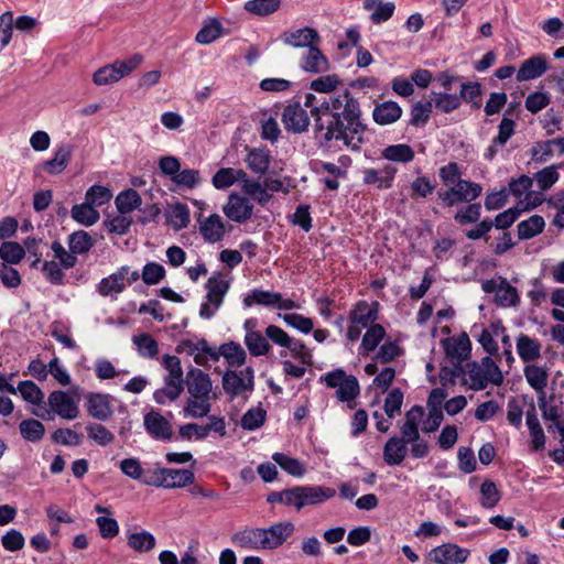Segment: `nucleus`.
<instances>
[{"label": "nucleus", "instance_id": "f257e3e1", "mask_svg": "<svg viewBox=\"0 0 564 564\" xmlns=\"http://www.w3.org/2000/svg\"><path fill=\"white\" fill-rule=\"evenodd\" d=\"M318 130L327 141H341L347 148L358 150L364 141L365 127L357 98L349 90L329 96L312 110Z\"/></svg>", "mask_w": 564, "mask_h": 564}, {"label": "nucleus", "instance_id": "f03ea898", "mask_svg": "<svg viewBox=\"0 0 564 564\" xmlns=\"http://www.w3.org/2000/svg\"><path fill=\"white\" fill-rule=\"evenodd\" d=\"M162 365L167 371L164 376V386L153 393V399L159 404L175 401L184 390V372L181 360L176 356L164 355Z\"/></svg>", "mask_w": 564, "mask_h": 564}, {"label": "nucleus", "instance_id": "7ed1b4c3", "mask_svg": "<svg viewBox=\"0 0 564 564\" xmlns=\"http://www.w3.org/2000/svg\"><path fill=\"white\" fill-rule=\"evenodd\" d=\"M47 406L44 409H31V413L43 420L51 419L52 414L64 420H75L79 414L78 400L63 390L50 393Z\"/></svg>", "mask_w": 564, "mask_h": 564}, {"label": "nucleus", "instance_id": "20e7f679", "mask_svg": "<svg viewBox=\"0 0 564 564\" xmlns=\"http://www.w3.org/2000/svg\"><path fill=\"white\" fill-rule=\"evenodd\" d=\"M195 475L191 469L185 468H156L153 473L143 479L147 486L158 488L175 489L193 485Z\"/></svg>", "mask_w": 564, "mask_h": 564}, {"label": "nucleus", "instance_id": "39448f33", "mask_svg": "<svg viewBox=\"0 0 564 564\" xmlns=\"http://www.w3.org/2000/svg\"><path fill=\"white\" fill-rule=\"evenodd\" d=\"M240 184L241 192L248 194H256L260 191V181L251 178L242 169L221 167L212 177V184L216 189H227L235 185Z\"/></svg>", "mask_w": 564, "mask_h": 564}, {"label": "nucleus", "instance_id": "423d86ee", "mask_svg": "<svg viewBox=\"0 0 564 564\" xmlns=\"http://www.w3.org/2000/svg\"><path fill=\"white\" fill-rule=\"evenodd\" d=\"M140 279V273L129 265H122L108 276L102 278L96 285V291L104 297L117 300L129 285Z\"/></svg>", "mask_w": 564, "mask_h": 564}, {"label": "nucleus", "instance_id": "0eeeda50", "mask_svg": "<svg viewBox=\"0 0 564 564\" xmlns=\"http://www.w3.org/2000/svg\"><path fill=\"white\" fill-rule=\"evenodd\" d=\"M142 62L143 57L140 54H134L126 59H118L112 64L98 68L93 75V82L97 86L117 83L130 75Z\"/></svg>", "mask_w": 564, "mask_h": 564}, {"label": "nucleus", "instance_id": "6e6552de", "mask_svg": "<svg viewBox=\"0 0 564 564\" xmlns=\"http://www.w3.org/2000/svg\"><path fill=\"white\" fill-rule=\"evenodd\" d=\"M221 386L226 394L248 399L254 388V371L251 367L241 370H226L223 373Z\"/></svg>", "mask_w": 564, "mask_h": 564}, {"label": "nucleus", "instance_id": "1a4fd4ad", "mask_svg": "<svg viewBox=\"0 0 564 564\" xmlns=\"http://www.w3.org/2000/svg\"><path fill=\"white\" fill-rule=\"evenodd\" d=\"M468 380L470 389L479 391L490 383L499 386L503 377L496 362L490 357H485L479 365H474L469 370Z\"/></svg>", "mask_w": 564, "mask_h": 564}, {"label": "nucleus", "instance_id": "9d476101", "mask_svg": "<svg viewBox=\"0 0 564 564\" xmlns=\"http://www.w3.org/2000/svg\"><path fill=\"white\" fill-rule=\"evenodd\" d=\"M328 388H335L336 397L341 402L354 400L360 392L356 377L348 376L344 370L336 369L321 377Z\"/></svg>", "mask_w": 564, "mask_h": 564}, {"label": "nucleus", "instance_id": "9b49d317", "mask_svg": "<svg viewBox=\"0 0 564 564\" xmlns=\"http://www.w3.org/2000/svg\"><path fill=\"white\" fill-rule=\"evenodd\" d=\"M207 294L199 308V316L210 319L221 306L229 290V282L220 276H210L206 282Z\"/></svg>", "mask_w": 564, "mask_h": 564}, {"label": "nucleus", "instance_id": "f8f14e48", "mask_svg": "<svg viewBox=\"0 0 564 564\" xmlns=\"http://www.w3.org/2000/svg\"><path fill=\"white\" fill-rule=\"evenodd\" d=\"M336 495L334 488L324 486H296L293 487L292 507L301 510L306 506L322 503Z\"/></svg>", "mask_w": 564, "mask_h": 564}, {"label": "nucleus", "instance_id": "ddd939ff", "mask_svg": "<svg viewBox=\"0 0 564 564\" xmlns=\"http://www.w3.org/2000/svg\"><path fill=\"white\" fill-rule=\"evenodd\" d=\"M254 304L283 311L300 308L296 302L290 299H283L280 293L258 289L250 291L243 299V305L246 307H251Z\"/></svg>", "mask_w": 564, "mask_h": 564}, {"label": "nucleus", "instance_id": "4468645a", "mask_svg": "<svg viewBox=\"0 0 564 564\" xmlns=\"http://www.w3.org/2000/svg\"><path fill=\"white\" fill-rule=\"evenodd\" d=\"M532 184L533 178L527 175H521L509 184V192L519 198L518 206L522 207V209H533L543 202L540 193L531 191Z\"/></svg>", "mask_w": 564, "mask_h": 564}, {"label": "nucleus", "instance_id": "2eb2a0df", "mask_svg": "<svg viewBox=\"0 0 564 564\" xmlns=\"http://www.w3.org/2000/svg\"><path fill=\"white\" fill-rule=\"evenodd\" d=\"M116 398L109 393L90 392L86 395V411L87 413L98 420L107 421L115 413Z\"/></svg>", "mask_w": 564, "mask_h": 564}, {"label": "nucleus", "instance_id": "dca6fc26", "mask_svg": "<svg viewBox=\"0 0 564 564\" xmlns=\"http://www.w3.org/2000/svg\"><path fill=\"white\" fill-rule=\"evenodd\" d=\"M484 292L495 295L496 303L501 307L514 306L519 301L518 291L506 279H491L482 283Z\"/></svg>", "mask_w": 564, "mask_h": 564}, {"label": "nucleus", "instance_id": "f3484780", "mask_svg": "<svg viewBox=\"0 0 564 564\" xmlns=\"http://www.w3.org/2000/svg\"><path fill=\"white\" fill-rule=\"evenodd\" d=\"M238 193H231L223 206L225 216L237 224H243L253 215V204L250 199Z\"/></svg>", "mask_w": 564, "mask_h": 564}, {"label": "nucleus", "instance_id": "a211bd4d", "mask_svg": "<svg viewBox=\"0 0 564 564\" xmlns=\"http://www.w3.org/2000/svg\"><path fill=\"white\" fill-rule=\"evenodd\" d=\"M188 395L215 399L210 376L196 367H189L185 377Z\"/></svg>", "mask_w": 564, "mask_h": 564}, {"label": "nucleus", "instance_id": "6ab92c4d", "mask_svg": "<svg viewBox=\"0 0 564 564\" xmlns=\"http://www.w3.org/2000/svg\"><path fill=\"white\" fill-rule=\"evenodd\" d=\"M470 555L468 549L454 543H444L429 552V558L435 564H464Z\"/></svg>", "mask_w": 564, "mask_h": 564}, {"label": "nucleus", "instance_id": "aec40b11", "mask_svg": "<svg viewBox=\"0 0 564 564\" xmlns=\"http://www.w3.org/2000/svg\"><path fill=\"white\" fill-rule=\"evenodd\" d=\"M282 122L288 131L301 133L307 130L310 116L300 102H291L283 109Z\"/></svg>", "mask_w": 564, "mask_h": 564}, {"label": "nucleus", "instance_id": "412c9836", "mask_svg": "<svg viewBox=\"0 0 564 564\" xmlns=\"http://www.w3.org/2000/svg\"><path fill=\"white\" fill-rule=\"evenodd\" d=\"M143 424L145 431L154 440L169 442L173 436L172 424L158 411H150L144 415Z\"/></svg>", "mask_w": 564, "mask_h": 564}, {"label": "nucleus", "instance_id": "4be33fe9", "mask_svg": "<svg viewBox=\"0 0 564 564\" xmlns=\"http://www.w3.org/2000/svg\"><path fill=\"white\" fill-rule=\"evenodd\" d=\"M199 234L208 243H216L224 239L227 228L223 217L218 214H212L198 219Z\"/></svg>", "mask_w": 564, "mask_h": 564}, {"label": "nucleus", "instance_id": "5701e85b", "mask_svg": "<svg viewBox=\"0 0 564 564\" xmlns=\"http://www.w3.org/2000/svg\"><path fill=\"white\" fill-rule=\"evenodd\" d=\"M300 66L306 73L324 74L329 70L330 63L326 55L317 47V44H314L303 52Z\"/></svg>", "mask_w": 564, "mask_h": 564}, {"label": "nucleus", "instance_id": "b1692460", "mask_svg": "<svg viewBox=\"0 0 564 564\" xmlns=\"http://www.w3.org/2000/svg\"><path fill=\"white\" fill-rule=\"evenodd\" d=\"M294 524L291 522H278L269 528H261L264 550L280 547L293 533Z\"/></svg>", "mask_w": 564, "mask_h": 564}, {"label": "nucleus", "instance_id": "393cba45", "mask_svg": "<svg viewBox=\"0 0 564 564\" xmlns=\"http://www.w3.org/2000/svg\"><path fill=\"white\" fill-rule=\"evenodd\" d=\"M73 153V147L67 143H59L54 150V155L51 160L44 161L41 169L51 175H58L63 173L68 166Z\"/></svg>", "mask_w": 564, "mask_h": 564}, {"label": "nucleus", "instance_id": "a878e982", "mask_svg": "<svg viewBox=\"0 0 564 564\" xmlns=\"http://www.w3.org/2000/svg\"><path fill=\"white\" fill-rule=\"evenodd\" d=\"M425 415L424 409L420 405L412 406L405 414V421L402 424L399 438L404 440L406 444L417 441L420 437L419 425Z\"/></svg>", "mask_w": 564, "mask_h": 564}, {"label": "nucleus", "instance_id": "bb28decb", "mask_svg": "<svg viewBox=\"0 0 564 564\" xmlns=\"http://www.w3.org/2000/svg\"><path fill=\"white\" fill-rule=\"evenodd\" d=\"M378 302L359 301L349 314V323L358 324L364 328L375 325L378 319Z\"/></svg>", "mask_w": 564, "mask_h": 564}, {"label": "nucleus", "instance_id": "cd10ccee", "mask_svg": "<svg viewBox=\"0 0 564 564\" xmlns=\"http://www.w3.org/2000/svg\"><path fill=\"white\" fill-rule=\"evenodd\" d=\"M547 70V61L544 55H534L522 62L518 72V82H528L541 77Z\"/></svg>", "mask_w": 564, "mask_h": 564}, {"label": "nucleus", "instance_id": "c85d7f7f", "mask_svg": "<svg viewBox=\"0 0 564 564\" xmlns=\"http://www.w3.org/2000/svg\"><path fill=\"white\" fill-rule=\"evenodd\" d=\"M231 542L246 550H264L261 528H246L231 535Z\"/></svg>", "mask_w": 564, "mask_h": 564}, {"label": "nucleus", "instance_id": "c756f323", "mask_svg": "<svg viewBox=\"0 0 564 564\" xmlns=\"http://www.w3.org/2000/svg\"><path fill=\"white\" fill-rule=\"evenodd\" d=\"M218 360L223 357L229 367L239 368L247 361V351L237 341L230 340L216 348Z\"/></svg>", "mask_w": 564, "mask_h": 564}, {"label": "nucleus", "instance_id": "7c9ffc66", "mask_svg": "<svg viewBox=\"0 0 564 564\" xmlns=\"http://www.w3.org/2000/svg\"><path fill=\"white\" fill-rule=\"evenodd\" d=\"M321 37L317 31L313 28L305 26L295 31L285 32L283 34V42L293 47H310L317 44Z\"/></svg>", "mask_w": 564, "mask_h": 564}, {"label": "nucleus", "instance_id": "2f4dec72", "mask_svg": "<svg viewBox=\"0 0 564 564\" xmlns=\"http://www.w3.org/2000/svg\"><path fill=\"white\" fill-rule=\"evenodd\" d=\"M397 170L387 165L383 169H366L364 171V183L367 185H377L378 188L387 189L392 186Z\"/></svg>", "mask_w": 564, "mask_h": 564}, {"label": "nucleus", "instance_id": "473e14b6", "mask_svg": "<svg viewBox=\"0 0 564 564\" xmlns=\"http://www.w3.org/2000/svg\"><path fill=\"white\" fill-rule=\"evenodd\" d=\"M362 7L370 12V21L373 24H381L388 21L394 13L395 4L383 0H364Z\"/></svg>", "mask_w": 564, "mask_h": 564}, {"label": "nucleus", "instance_id": "72a5a7b5", "mask_svg": "<svg viewBox=\"0 0 564 564\" xmlns=\"http://www.w3.org/2000/svg\"><path fill=\"white\" fill-rule=\"evenodd\" d=\"M402 116V108L398 102L388 100L378 104L372 111V117L376 123L380 126L391 124L398 121Z\"/></svg>", "mask_w": 564, "mask_h": 564}, {"label": "nucleus", "instance_id": "f704fd0d", "mask_svg": "<svg viewBox=\"0 0 564 564\" xmlns=\"http://www.w3.org/2000/svg\"><path fill=\"white\" fill-rule=\"evenodd\" d=\"M408 454V444L399 436L390 437L383 447V460L390 466L400 465Z\"/></svg>", "mask_w": 564, "mask_h": 564}, {"label": "nucleus", "instance_id": "c9c22d12", "mask_svg": "<svg viewBox=\"0 0 564 564\" xmlns=\"http://www.w3.org/2000/svg\"><path fill=\"white\" fill-rule=\"evenodd\" d=\"M245 161L251 172L263 175L269 170L271 163L270 151L263 148L250 149Z\"/></svg>", "mask_w": 564, "mask_h": 564}, {"label": "nucleus", "instance_id": "e433bc0d", "mask_svg": "<svg viewBox=\"0 0 564 564\" xmlns=\"http://www.w3.org/2000/svg\"><path fill=\"white\" fill-rule=\"evenodd\" d=\"M20 393L22 399L33 405L32 409H44V392L31 380L20 381L15 387V394Z\"/></svg>", "mask_w": 564, "mask_h": 564}, {"label": "nucleus", "instance_id": "4c0bfd02", "mask_svg": "<svg viewBox=\"0 0 564 564\" xmlns=\"http://www.w3.org/2000/svg\"><path fill=\"white\" fill-rule=\"evenodd\" d=\"M517 352L524 362H531L541 356V343L528 335L521 334L517 338Z\"/></svg>", "mask_w": 564, "mask_h": 564}, {"label": "nucleus", "instance_id": "58836bf2", "mask_svg": "<svg viewBox=\"0 0 564 564\" xmlns=\"http://www.w3.org/2000/svg\"><path fill=\"white\" fill-rule=\"evenodd\" d=\"M214 399L195 398L188 395L182 409L184 417L202 419L209 414L212 411V401Z\"/></svg>", "mask_w": 564, "mask_h": 564}, {"label": "nucleus", "instance_id": "ea45409f", "mask_svg": "<svg viewBox=\"0 0 564 564\" xmlns=\"http://www.w3.org/2000/svg\"><path fill=\"white\" fill-rule=\"evenodd\" d=\"M381 156L394 163L406 164L414 160L415 153L409 144L398 143L386 147Z\"/></svg>", "mask_w": 564, "mask_h": 564}, {"label": "nucleus", "instance_id": "a19ab883", "mask_svg": "<svg viewBox=\"0 0 564 564\" xmlns=\"http://www.w3.org/2000/svg\"><path fill=\"white\" fill-rule=\"evenodd\" d=\"M446 355L454 359H464L470 351V340L467 335L451 337L443 341Z\"/></svg>", "mask_w": 564, "mask_h": 564}, {"label": "nucleus", "instance_id": "79ce46f5", "mask_svg": "<svg viewBox=\"0 0 564 564\" xmlns=\"http://www.w3.org/2000/svg\"><path fill=\"white\" fill-rule=\"evenodd\" d=\"M132 343L140 357L144 359H155L158 357L159 344L150 334L142 333L133 335Z\"/></svg>", "mask_w": 564, "mask_h": 564}, {"label": "nucleus", "instance_id": "37998d69", "mask_svg": "<svg viewBox=\"0 0 564 564\" xmlns=\"http://www.w3.org/2000/svg\"><path fill=\"white\" fill-rule=\"evenodd\" d=\"M243 343L252 357L265 356L271 350V344L265 333L259 332L245 335Z\"/></svg>", "mask_w": 564, "mask_h": 564}, {"label": "nucleus", "instance_id": "c03bdc74", "mask_svg": "<svg viewBox=\"0 0 564 564\" xmlns=\"http://www.w3.org/2000/svg\"><path fill=\"white\" fill-rule=\"evenodd\" d=\"M284 191L283 183L279 178H265L263 183L260 182V191L256 194H248L251 199H253L257 204L264 206L267 205L271 198L272 193Z\"/></svg>", "mask_w": 564, "mask_h": 564}, {"label": "nucleus", "instance_id": "a18cd8bd", "mask_svg": "<svg viewBox=\"0 0 564 564\" xmlns=\"http://www.w3.org/2000/svg\"><path fill=\"white\" fill-rule=\"evenodd\" d=\"M70 215L75 221L87 227L93 226L100 218L98 209L86 202L74 205Z\"/></svg>", "mask_w": 564, "mask_h": 564}, {"label": "nucleus", "instance_id": "49530a36", "mask_svg": "<svg viewBox=\"0 0 564 564\" xmlns=\"http://www.w3.org/2000/svg\"><path fill=\"white\" fill-rule=\"evenodd\" d=\"M545 227L544 218L540 215H533L518 224V238L528 240L540 235Z\"/></svg>", "mask_w": 564, "mask_h": 564}, {"label": "nucleus", "instance_id": "de8ad7c7", "mask_svg": "<svg viewBox=\"0 0 564 564\" xmlns=\"http://www.w3.org/2000/svg\"><path fill=\"white\" fill-rule=\"evenodd\" d=\"M288 356H292L297 359L302 365H311L312 364V352L304 345V343L300 339L291 338L290 343L286 345L284 350L280 351L281 358H286Z\"/></svg>", "mask_w": 564, "mask_h": 564}, {"label": "nucleus", "instance_id": "09e8293b", "mask_svg": "<svg viewBox=\"0 0 564 564\" xmlns=\"http://www.w3.org/2000/svg\"><path fill=\"white\" fill-rule=\"evenodd\" d=\"M69 250L77 254L87 253L94 246L95 240L85 230H78L68 236L67 239Z\"/></svg>", "mask_w": 564, "mask_h": 564}, {"label": "nucleus", "instance_id": "8fccbe9b", "mask_svg": "<svg viewBox=\"0 0 564 564\" xmlns=\"http://www.w3.org/2000/svg\"><path fill=\"white\" fill-rule=\"evenodd\" d=\"M19 431L25 441L36 443L43 438L45 426L39 420L26 419L20 422Z\"/></svg>", "mask_w": 564, "mask_h": 564}, {"label": "nucleus", "instance_id": "3c124183", "mask_svg": "<svg viewBox=\"0 0 564 564\" xmlns=\"http://www.w3.org/2000/svg\"><path fill=\"white\" fill-rule=\"evenodd\" d=\"M453 188L455 189L456 195H458L460 203H470L477 199L482 193L480 184L463 178L458 180V182L453 185Z\"/></svg>", "mask_w": 564, "mask_h": 564}, {"label": "nucleus", "instance_id": "603ef678", "mask_svg": "<svg viewBox=\"0 0 564 564\" xmlns=\"http://www.w3.org/2000/svg\"><path fill=\"white\" fill-rule=\"evenodd\" d=\"M384 336L386 330L380 324H375L368 327L361 340L360 352L362 355H368L373 351Z\"/></svg>", "mask_w": 564, "mask_h": 564}, {"label": "nucleus", "instance_id": "864d4df0", "mask_svg": "<svg viewBox=\"0 0 564 564\" xmlns=\"http://www.w3.org/2000/svg\"><path fill=\"white\" fill-rule=\"evenodd\" d=\"M431 96L435 108L444 113H449L462 105V97L456 94L432 91Z\"/></svg>", "mask_w": 564, "mask_h": 564}, {"label": "nucleus", "instance_id": "5fc2aeb1", "mask_svg": "<svg viewBox=\"0 0 564 564\" xmlns=\"http://www.w3.org/2000/svg\"><path fill=\"white\" fill-rule=\"evenodd\" d=\"M141 196L135 189L129 188L116 197V207L120 214H128L140 207Z\"/></svg>", "mask_w": 564, "mask_h": 564}, {"label": "nucleus", "instance_id": "6e6d98bb", "mask_svg": "<svg viewBox=\"0 0 564 564\" xmlns=\"http://www.w3.org/2000/svg\"><path fill=\"white\" fill-rule=\"evenodd\" d=\"M221 24L217 20L210 19L197 32L195 41L203 45L210 44L221 36Z\"/></svg>", "mask_w": 564, "mask_h": 564}, {"label": "nucleus", "instance_id": "4d7b16f0", "mask_svg": "<svg viewBox=\"0 0 564 564\" xmlns=\"http://www.w3.org/2000/svg\"><path fill=\"white\" fill-rule=\"evenodd\" d=\"M25 256V249L15 241H4L0 246V259L6 264H18Z\"/></svg>", "mask_w": 564, "mask_h": 564}, {"label": "nucleus", "instance_id": "13d9d810", "mask_svg": "<svg viewBox=\"0 0 564 564\" xmlns=\"http://www.w3.org/2000/svg\"><path fill=\"white\" fill-rule=\"evenodd\" d=\"M128 545L140 553L150 552L155 546V538L148 531L131 533L128 536Z\"/></svg>", "mask_w": 564, "mask_h": 564}, {"label": "nucleus", "instance_id": "bf43d9fd", "mask_svg": "<svg viewBox=\"0 0 564 564\" xmlns=\"http://www.w3.org/2000/svg\"><path fill=\"white\" fill-rule=\"evenodd\" d=\"M202 182L200 173L195 169L180 170L172 183L183 189H193L198 186Z\"/></svg>", "mask_w": 564, "mask_h": 564}, {"label": "nucleus", "instance_id": "052dcab7", "mask_svg": "<svg viewBox=\"0 0 564 564\" xmlns=\"http://www.w3.org/2000/svg\"><path fill=\"white\" fill-rule=\"evenodd\" d=\"M112 198V192L107 186L93 185L85 194V202L89 205L98 208L110 202Z\"/></svg>", "mask_w": 564, "mask_h": 564}, {"label": "nucleus", "instance_id": "680f3d73", "mask_svg": "<svg viewBox=\"0 0 564 564\" xmlns=\"http://www.w3.org/2000/svg\"><path fill=\"white\" fill-rule=\"evenodd\" d=\"M273 460L288 474L294 477H302L305 474V467L299 459L290 457L283 453H275Z\"/></svg>", "mask_w": 564, "mask_h": 564}, {"label": "nucleus", "instance_id": "e2e57ef3", "mask_svg": "<svg viewBox=\"0 0 564 564\" xmlns=\"http://www.w3.org/2000/svg\"><path fill=\"white\" fill-rule=\"evenodd\" d=\"M189 210L184 204H176L167 213V223L175 230H181L189 224Z\"/></svg>", "mask_w": 564, "mask_h": 564}, {"label": "nucleus", "instance_id": "0e129e2a", "mask_svg": "<svg viewBox=\"0 0 564 564\" xmlns=\"http://www.w3.org/2000/svg\"><path fill=\"white\" fill-rule=\"evenodd\" d=\"M433 109L432 101H417L411 108L410 124L414 127H423L430 120Z\"/></svg>", "mask_w": 564, "mask_h": 564}, {"label": "nucleus", "instance_id": "69168bd1", "mask_svg": "<svg viewBox=\"0 0 564 564\" xmlns=\"http://www.w3.org/2000/svg\"><path fill=\"white\" fill-rule=\"evenodd\" d=\"M86 432L88 437L100 446H107L115 441V435L99 423L87 424Z\"/></svg>", "mask_w": 564, "mask_h": 564}, {"label": "nucleus", "instance_id": "338daca9", "mask_svg": "<svg viewBox=\"0 0 564 564\" xmlns=\"http://www.w3.org/2000/svg\"><path fill=\"white\" fill-rule=\"evenodd\" d=\"M524 376L528 383L536 391H542L547 383V373L542 367L528 365L524 368Z\"/></svg>", "mask_w": 564, "mask_h": 564}, {"label": "nucleus", "instance_id": "774afa93", "mask_svg": "<svg viewBox=\"0 0 564 564\" xmlns=\"http://www.w3.org/2000/svg\"><path fill=\"white\" fill-rule=\"evenodd\" d=\"M560 165H550L543 170L534 173L533 181L536 182L538 186L542 191L551 188L560 178L558 174Z\"/></svg>", "mask_w": 564, "mask_h": 564}]
</instances>
